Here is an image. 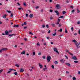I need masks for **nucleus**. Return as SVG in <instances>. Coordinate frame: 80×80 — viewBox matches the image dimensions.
<instances>
[{
  "label": "nucleus",
  "mask_w": 80,
  "mask_h": 80,
  "mask_svg": "<svg viewBox=\"0 0 80 80\" xmlns=\"http://www.w3.org/2000/svg\"><path fill=\"white\" fill-rule=\"evenodd\" d=\"M23 5L25 7H27V4H26V2H23Z\"/></svg>",
  "instance_id": "nucleus-16"
},
{
  "label": "nucleus",
  "mask_w": 80,
  "mask_h": 80,
  "mask_svg": "<svg viewBox=\"0 0 80 80\" xmlns=\"http://www.w3.org/2000/svg\"><path fill=\"white\" fill-rule=\"evenodd\" d=\"M46 27L47 28H49L48 25H46Z\"/></svg>",
  "instance_id": "nucleus-54"
},
{
  "label": "nucleus",
  "mask_w": 80,
  "mask_h": 80,
  "mask_svg": "<svg viewBox=\"0 0 80 80\" xmlns=\"http://www.w3.org/2000/svg\"><path fill=\"white\" fill-rule=\"evenodd\" d=\"M26 17H28V13L26 14Z\"/></svg>",
  "instance_id": "nucleus-42"
},
{
  "label": "nucleus",
  "mask_w": 80,
  "mask_h": 80,
  "mask_svg": "<svg viewBox=\"0 0 80 80\" xmlns=\"http://www.w3.org/2000/svg\"><path fill=\"white\" fill-rule=\"evenodd\" d=\"M37 46H40V45L39 42H38V43H37Z\"/></svg>",
  "instance_id": "nucleus-38"
},
{
  "label": "nucleus",
  "mask_w": 80,
  "mask_h": 80,
  "mask_svg": "<svg viewBox=\"0 0 80 80\" xmlns=\"http://www.w3.org/2000/svg\"><path fill=\"white\" fill-rule=\"evenodd\" d=\"M56 34H57V33L55 32V33L52 34V35H53V36H55V35H56Z\"/></svg>",
  "instance_id": "nucleus-26"
},
{
  "label": "nucleus",
  "mask_w": 80,
  "mask_h": 80,
  "mask_svg": "<svg viewBox=\"0 0 80 80\" xmlns=\"http://www.w3.org/2000/svg\"><path fill=\"white\" fill-rule=\"evenodd\" d=\"M13 69H12V68H10L9 69V70H10V71H12V70H13Z\"/></svg>",
  "instance_id": "nucleus-46"
},
{
  "label": "nucleus",
  "mask_w": 80,
  "mask_h": 80,
  "mask_svg": "<svg viewBox=\"0 0 80 80\" xmlns=\"http://www.w3.org/2000/svg\"><path fill=\"white\" fill-rule=\"evenodd\" d=\"M45 69H47V68H44L43 69V70L44 71H45Z\"/></svg>",
  "instance_id": "nucleus-44"
},
{
  "label": "nucleus",
  "mask_w": 80,
  "mask_h": 80,
  "mask_svg": "<svg viewBox=\"0 0 80 80\" xmlns=\"http://www.w3.org/2000/svg\"><path fill=\"white\" fill-rule=\"evenodd\" d=\"M29 17L30 18H32V17H33V15L32 14H31L29 15Z\"/></svg>",
  "instance_id": "nucleus-12"
},
{
  "label": "nucleus",
  "mask_w": 80,
  "mask_h": 80,
  "mask_svg": "<svg viewBox=\"0 0 80 80\" xmlns=\"http://www.w3.org/2000/svg\"><path fill=\"white\" fill-rule=\"evenodd\" d=\"M49 2H50V3H52V0H49Z\"/></svg>",
  "instance_id": "nucleus-49"
},
{
  "label": "nucleus",
  "mask_w": 80,
  "mask_h": 80,
  "mask_svg": "<svg viewBox=\"0 0 80 80\" xmlns=\"http://www.w3.org/2000/svg\"><path fill=\"white\" fill-rule=\"evenodd\" d=\"M78 24H80V21H78L77 22Z\"/></svg>",
  "instance_id": "nucleus-48"
},
{
  "label": "nucleus",
  "mask_w": 80,
  "mask_h": 80,
  "mask_svg": "<svg viewBox=\"0 0 80 80\" xmlns=\"http://www.w3.org/2000/svg\"><path fill=\"white\" fill-rule=\"evenodd\" d=\"M10 72H11V71H9L8 72V73H10Z\"/></svg>",
  "instance_id": "nucleus-60"
},
{
  "label": "nucleus",
  "mask_w": 80,
  "mask_h": 80,
  "mask_svg": "<svg viewBox=\"0 0 80 80\" xmlns=\"http://www.w3.org/2000/svg\"><path fill=\"white\" fill-rule=\"evenodd\" d=\"M77 13H80V10H79V9H78V8H77Z\"/></svg>",
  "instance_id": "nucleus-13"
},
{
  "label": "nucleus",
  "mask_w": 80,
  "mask_h": 80,
  "mask_svg": "<svg viewBox=\"0 0 80 80\" xmlns=\"http://www.w3.org/2000/svg\"><path fill=\"white\" fill-rule=\"evenodd\" d=\"M14 74L15 75H18V73H17V72H14Z\"/></svg>",
  "instance_id": "nucleus-29"
},
{
  "label": "nucleus",
  "mask_w": 80,
  "mask_h": 80,
  "mask_svg": "<svg viewBox=\"0 0 80 80\" xmlns=\"http://www.w3.org/2000/svg\"><path fill=\"white\" fill-rule=\"evenodd\" d=\"M58 31H59V32H62V28L60 29Z\"/></svg>",
  "instance_id": "nucleus-33"
},
{
  "label": "nucleus",
  "mask_w": 80,
  "mask_h": 80,
  "mask_svg": "<svg viewBox=\"0 0 80 80\" xmlns=\"http://www.w3.org/2000/svg\"><path fill=\"white\" fill-rule=\"evenodd\" d=\"M29 70H30L31 72H32V69H29Z\"/></svg>",
  "instance_id": "nucleus-63"
},
{
  "label": "nucleus",
  "mask_w": 80,
  "mask_h": 80,
  "mask_svg": "<svg viewBox=\"0 0 80 80\" xmlns=\"http://www.w3.org/2000/svg\"><path fill=\"white\" fill-rule=\"evenodd\" d=\"M68 53L69 54H70V55H72V56L73 55V54L71 53L70 52H68Z\"/></svg>",
  "instance_id": "nucleus-22"
},
{
  "label": "nucleus",
  "mask_w": 80,
  "mask_h": 80,
  "mask_svg": "<svg viewBox=\"0 0 80 80\" xmlns=\"http://www.w3.org/2000/svg\"><path fill=\"white\" fill-rule=\"evenodd\" d=\"M74 63H78V61H74Z\"/></svg>",
  "instance_id": "nucleus-23"
},
{
  "label": "nucleus",
  "mask_w": 80,
  "mask_h": 80,
  "mask_svg": "<svg viewBox=\"0 0 80 80\" xmlns=\"http://www.w3.org/2000/svg\"><path fill=\"white\" fill-rule=\"evenodd\" d=\"M50 33V30H49L48 31V33Z\"/></svg>",
  "instance_id": "nucleus-62"
},
{
  "label": "nucleus",
  "mask_w": 80,
  "mask_h": 80,
  "mask_svg": "<svg viewBox=\"0 0 80 80\" xmlns=\"http://www.w3.org/2000/svg\"><path fill=\"white\" fill-rule=\"evenodd\" d=\"M26 28H27V27H24V29H26Z\"/></svg>",
  "instance_id": "nucleus-53"
},
{
  "label": "nucleus",
  "mask_w": 80,
  "mask_h": 80,
  "mask_svg": "<svg viewBox=\"0 0 80 80\" xmlns=\"http://www.w3.org/2000/svg\"><path fill=\"white\" fill-rule=\"evenodd\" d=\"M72 42H75V44H76V43H77V41H76V40L74 39L72 40Z\"/></svg>",
  "instance_id": "nucleus-10"
},
{
  "label": "nucleus",
  "mask_w": 80,
  "mask_h": 80,
  "mask_svg": "<svg viewBox=\"0 0 80 80\" xmlns=\"http://www.w3.org/2000/svg\"><path fill=\"white\" fill-rule=\"evenodd\" d=\"M13 16V14L12 13L11 14V17H12Z\"/></svg>",
  "instance_id": "nucleus-40"
},
{
  "label": "nucleus",
  "mask_w": 80,
  "mask_h": 80,
  "mask_svg": "<svg viewBox=\"0 0 80 80\" xmlns=\"http://www.w3.org/2000/svg\"><path fill=\"white\" fill-rule=\"evenodd\" d=\"M39 8V7L38 6H37L35 7L36 9H37V8Z\"/></svg>",
  "instance_id": "nucleus-51"
},
{
  "label": "nucleus",
  "mask_w": 80,
  "mask_h": 80,
  "mask_svg": "<svg viewBox=\"0 0 80 80\" xmlns=\"http://www.w3.org/2000/svg\"><path fill=\"white\" fill-rule=\"evenodd\" d=\"M60 61L62 63H64V60H63V59H62L60 60Z\"/></svg>",
  "instance_id": "nucleus-18"
},
{
  "label": "nucleus",
  "mask_w": 80,
  "mask_h": 80,
  "mask_svg": "<svg viewBox=\"0 0 80 80\" xmlns=\"http://www.w3.org/2000/svg\"><path fill=\"white\" fill-rule=\"evenodd\" d=\"M56 7L57 9H60V5H59V4L57 5Z\"/></svg>",
  "instance_id": "nucleus-6"
},
{
  "label": "nucleus",
  "mask_w": 80,
  "mask_h": 80,
  "mask_svg": "<svg viewBox=\"0 0 80 80\" xmlns=\"http://www.w3.org/2000/svg\"><path fill=\"white\" fill-rule=\"evenodd\" d=\"M49 12H51V13H52V12H53V10L52 9H50L49 10Z\"/></svg>",
  "instance_id": "nucleus-27"
},
{
  "label": "nucleus",
  "mask_w": 80,
  "mask_h": 80,
  "mask_svg": "<svg viewBox=\"0 0 80 80\" xmlns=\"http://www.w3.org/2000/svg\"><path fill=\"white\" fill-rule=\"evenodd\" d=\"M53 50L55 52H57L58 53H59V52H58V50L57 48H53Z\"/></svg>",
  "instance_id": "nucleus-3"
},
{
  "label": "nucleus",
  "mask_w": 80,
  "mask_h": 80,
  "mask_svg": "<svg viewBox=\"0 0 80 80\" xmlns=\"http://www.w3.org/2000/svg\"><path fill=\"white\" fill-rule=\"evenodd\" d=\"M78 73L79 75L80 74V71H79L78 72Z\"/></svg>",
  "instance_id": "nucleus-58"
},
{
  "label": "nucleus",
  "mask_w": 80,
  "mask_h": 80,
  "mask_svg": "<svg viewBox=\"0 0 80 80\" xmlns=\"http://www.w3.org/2000/svg\"><path fill=\"white\" fill-rule=\"evenodd\" d=\"M33 55H35V52H33Z\"/></svg>",
  "instance_id": "nucleus-59"
},
{
  "label": "nucleus",
  "mask_w": 80,
  "mask_h": 80,
  "mask_svg": "<svg viewBox=\"0 0 80 80\" xmlns=\"http://www.w3.org/2000/svg\"><path fill=\"white\" fill-rule=\"evenodd\" d=\"M51 25L52 26V27H55V24L52 23V24H51Z\"/></svg>",
  "instance_id": "nucleus-36"
},
{
  "label": "nucleus",
  "mask_w": 80,
  "mask_h": 80,
  "mask_svg": "<svg viewBox=\"0 0 80 80\" xmlns=\"http://www.w3.org/2000/svg\"><path fill=\"white\" fill-rule=\"evenodd\" d=\"M59 23H60V22H57L56 23V25H59Z\"/></svg>",
  "instance_id": "nucleus-35"
},
{
  "label": "nucleus",
  "mask_w": 80,
  "mask_h": 80,
  "mask_svg": "<svg viewBox=\"0 0 80 80\" xmlns=\"http://www.w3.org/2000/svg\"><path fill=\"white\" fill-rule=\"evenodd\" d=\"M21 54L22 55H25V51H23L22 52H21Z\"/></svg>",
  "instance_id": "nucleus-11"
},
{
  "label": "nucleus",
  "mask_w": 80,
  "mask_h": 80,
  "mask_svg": "<svg viewBox=\"0 0 80 80\" xmlns=\"http://www.w3.org/2000/svg\"><path fill=\"white\" fill-rule=\"evenodd\" d=\"M77 46V48H80V46H79V44H78L76 43L75 44Z\"/></svg>",
  "instance_id": "nucleus-9"
},
{
  "label": "nucleus",
  "mask_w": 80,
  "mask_h": 80,
  "mask_svg": "<svg viewBox=\"0 0 80 80\" xmlns=\"http://www.w3.org/2000/svg\"><path fill=\"white\" fill-rule=\"evenodd\" d=\"M8 31H6L5 32V34L6 35H8Z\"/></svg>",
  "instance_id": "nucleus-7"
},
{
  "label": "nucleus",
  "mask_w": 80,
  "mask_h": 80,
  "mask_svg": "<svg viewBox=\"0 0 80 80\" xmlns=\"http://www.w3.org/2000/svg\"><path fill=\"white\" fill-rule=\"evenodd\" d=\"M38 55H41V53L39 52V53H38Z\"/></svg>",
  "instance_id": "nucleus-52"
},
{
  "label": "nucleus",
  "mask_w": 80,
  "mask_h": 80,
  "mask_svg": "<svg viewBox=\"0 0 80 80\" xmlns=\"http://www.w3.org/2000/svg\"><path fill=\"white\" fill-rule=\"evenodd\" d=\"M70 8H73V6H70Z\"/></svg>",
  "instance_id": "nucleus-55"
},
{
  "label": "nucleus",
  "mask_w": 80,
  "mask_h": 80,
  "mask_svg": "<svg viewBox=\"0 0 80 80\" xmlns=\"http://www.w3.org/2000/svg\"><path fill=\"white\" fill-rule=\"evenodd\" d=\"M39 67L40 68H43V66L40 63H39Z\"/></svg>",
  "instance_id": "nucleus-8"
},
{
  "label": "nucleus",
  "mask_w": 80,
  "mask_h": 80,
  "mask_svg": "<svg viewBox=\"0 0 80 80\" xmlns=\"http://www.w3.org/2000/svg\"><path fill=\"white\" fill-rule=\"evenodd\" d=\"M2 72H3V70L1 69V70H0V73H2Z\"/></svg>",
  "instance_id": "nucleus-47"
},
{
  "label": "nucleus",
  "mask_w": 80,
  "mask_h": 80,
  "mask_svg": "<svg viewBox=\"0 0 80 80\" xmlns=\"http://www.w3.org/2000/svg\"><path fill=\"white\" fill-rule=\"evenodd\" d=\"M21 9H22V8H18V9L19 10H21Z\"/></svg>",
  "instance_id": "nucleus-57"
},
{
  "label": "nucleus",
  "mask_w": 80,
  "mask_h": 80,
  "mask_svg": "<svg viewBox=\"0 0 80 80\" xmlns=\"http://www.w3.org/2000/svg\"><path fill=\"white\" fill-rule=\"evenodd\" d=\"M58 21H57L58 22H60V19H59V18H58Z\"/></svg>",
  "instance_id": "nucleus-32"
},
{
  "label": "nucleus",
  "mask_w": 80,
  "mask_h": 80,
  "mask_svg": "<svg viewBox=\"0 0 80 80\" xmlns=\"http://www.w3.org/2000/svg\"><path fill=\"white\" fill-rule=\"evenodd\" d=\"M58 18H64V17L63 16H60V17H59Z\"/></svg>",
  "instance_id": "nucleus-20"
},
{
  "label": "nucleus",
  "mask_w": 80,
  "mask_h": 80,
  "mask_svg": "<svg viewBox=\"0 0 80 80\" xmlns=\"http://www.w3.org/2000/svg\"><path fill=\"white\" fill-rule=\"evenodd\" d=\"M19 27V25H14L13 26V27Z\"/></svg>",
  "instance_id": "nucleus-19"
},
{
  "label": "nucleus",
  "mask_w": 80,
  "mask_h": 80,
  "mask_svg": "<svg viewBox=\"0 0 80 80\" xmlns=\"http://www.w3.org/2000/svg\"><path fill=\"white\" fill-rule=\"evenodd\" d=\"M26 55H27V56H29V53H26Z\"/></svg>",
  "instance_id": "nucleus-56"
},
{
  "label": "nucleus",
  "mask_w": 80,
  "mask_h": 80,
  "mask_svg": "<svg viewBox=\"0 0 80 80\" xmlns=\"http://www.w3.org/2000/svg\"><path fill=\"white\" fill-rule=\"evenodd\" d=\"M71 30L72 32H73V28L72 27L71 28Z\"/></svg>",
  "instance_id": "nucleus-39"
},
{
  "label": "nucleus",
  "mask_w": 80,
  "mask_h": 80,
  "mask_svg": "<svg viewBox=\"0 0 80 80\" xmlns=\"http://www.w3.org/2000/svg\"><path fill=\"white\" fill-rule=\"evenodd\" d=\"M26 24H27V22H24V24L25 25H26Z\"/></svg>",
  "instance_id": "nucleus-50"
},
{
  "label": "nucleus",
  "mask_w": 80,
  "mask_h": 80,
  "mask_svg": "<svg viewBox=\"0 0 80 80\" xmlns=\"http://www.w3.org/2000/svg\"><path fill=\"white\" fill-rule=\"evenodd\" d=\"M51 60V56H48L47 57V60L48 61V62H50V60Z\"/></svg>",
  "instance_id": "nucleus-1"
},
{
  "label": "nucleus",
  "mask_w": 80,
  "mask_h": 80,
  "mask_svg": "<svg viewBox=\"0 0 80 80\" xmlns=\"http://www.w3.org/2000/svg\"><path fill=\"white\" fill-rule=\"evenodd\" d=\"M72 60H77V58L76 56H73L72 58Z\"/></svg>",
  "instance_id": "nucleus-5"
},
{
  "label": "nucleus",
  "mask_w": 80,
  "mask_h": 80,
  "mask_svg": "<svg viewBox=\"0 0 80 80\" xmlns=\"http://www.w3.org/2000/svg\"><path fill=\"white\" fill-rule=\"evenodd\" d=\"M54 63L55 65H57L58 64V62L57 61H56L54 62Z\"/></svg>",
  "instance_id": "nucleus-21"
},
{
  "label": "nucleus",
  "mask_w": 80,
  "mask_h": 80,
  "mask_svg": "<svg viewBox=\"0 0 80 80\" xmlns=\"http://www.w3.org/2000/svg\"><path fill=\"white\" fill-rule=\"evenodd\" d=\"M78 33L80 35V29H79V30L78 31Z\"/></svg>",
  "instance_id": "nucleus-64"
},
{
  "label": "nucleus",
  "mask_w": 80,
  "mask_h": 80,
  "mask_svg": "<svg viewBox=\"0 0 80 80\" xmlns=\"http://www.w3.org/2000/svg\"><path fill=\"white\" fill-rule=\"evenodd\" d=\"M8 50V49H7V48H5L1 49L0 50V53H2V51H5L6 50Z\"/></svg>",
  "instance_id": "nucleus-2"
},
{
  "label": "nucleus",
  "mask_w": 80,
  "mask_h": 80,
  "mask_svg": "<svg viewBox=\"0 0 80 80\" xmlns=\"http://www.w3.org/2000/svg\"><path fill=\"white\" fill-rule=\"evenodd\" d=\"M6 16H7V14H5L4 15L2 16V17H3L4 18H6Z\"/></svg>",
  "instance_id": "nucleus-17"
},
{
  "label": "nucleus",
  "mask_w": 80,
  "mask_h": 80,
  "mask_svg": "<svg viewBox=\"0 0 80 80\" xmlns=\"http://www.w3.org/2000/svg\"><path fill=\"white\" fill-rule=\"evenodd\" d=\"M62 13L63 14H65V13H66V11H63Z\"/></svg>",
  "instance_id": "nucleus-28"
},
{
  "label": "nucleus",
  "mask_w": 80,
  "mask_h": 80,
  "mask_svg": "<svg viewBox=\"0 0 80 80\" xmlns=\"http://www.w3.org/2000/svg\"><path fill=\"white\" fill-rule=\"evenodd\" d=\"M51 67L53 68V69H54V66L52 65L51 66Z\"/></svg>",
  "instance_id": "nucleus-37"
},
{
  "label": "nucleus",
  "mask_w": 80,
  "mask_h": 80,
  "mask_svg": "<svg viewBox=\"0 0 80 80\" xmlns=\"http://www.w3.org/2000/svg\"><path fill=\"white\" fill-rule=\"evenodd\" d=\"M72 79L73 80H76V78H75V77H74L72 78Z\"/></svg>",
  "instance_id": "nucleus-34"
},
{
  "label": "nucleus",
  "mask_w": 80,
  "mask_h": 80,
  "mask_svg": "<svg viewBox=\"0 0 80 80\" xmlns=\"http://www.w3.org/2000/svg\"><path fill=\"white\" fill-rule=\"evenodd\" d=\"M42 58H43V59H45V56H42Z\"/></svg>",
  "instance_id": "nucleus-45"
},
{
  "label": "nucleus",
  "mask_w": 80,
  "mask_h": 80,
  "mask_svg": "<svg viewBox=\"0 0 80 80\" xmlns=\"http://www.w3.org/2000/svg\"><path fill=\"white\" fill-rule=\"evenodd\" d=\"M45 25H42V28H45Z\"/></svg>",
  "instance_id": "nucleus-61"
},
{
  "label": "nucleus",
  "mask_w": 80,
  "mask_h": 80,
  "mask_svg": "<svg viewBox=\"0 0 80 80\" xmlns=\"http://www.w3.org/2000/svg\"><path fill=\"white\" fill-rule=\"evenodd\" d=\"M55 12L56 13L58 16H59V15H60V12L58 11H55Z\"/></svg>",
  "instance_id": "nucleus-4"
},
{
  "label": "nucleus",
  "mask_w": 80,
  "mask_h": 80,
  "mask_svg": "<svg viewBox=\"0 0 80 80\" xmlns=\"http://www.w3.org/2000/svg\"><path fill=\"white\" fill-rule=\"evenodd\" d=\"M65 57L67 58V59H68V57L67 56L65 55Z\"/></svg>",
  "instance_id": "nucleus-41"
},
{
  "label": "nucleus",
  "mask_w": 80,
  "mask_h": 80,
  "mask_svg": "<svg viewBox=\"0 0 80 80\" xmlns=\"http://www.w3.org/2000/svg\"><path fill=\"white\" fill-rule=\"evenodd\" d=\"M66 65H68V66H69V67H71V65H70V64L69 63H66Z\"/></svg>",
  "instance_id": "nucleus-15"
},
{
  "label": "nucleus",
  "mask_w": 80,
  "mask_h": 80,
  "mask_svg": "<svg viewBox=\"0 0 80 80\" xmlns=\"http://www.w3.org/2000/svg\"><path fill=\"white\" fill-rule=\"evenodd\" d=\"M13 35H14V34H9V37H12V36H13Z\"/></svg>",
  "instance_id": "nucleus-24"
},
{
  "label": "nucleus",
  "mask_w": 80,
  "mask_h": 80,
  "mask_svg": "<svg viewBox=\"0 0 80 80\" xmlns=\"http://www.w3.org/2000/svg\"><path fill=\"white\" fill-rule=\"evenodd\" d=\"M15 66L16 67H19V65H18V64H16L15 65Z\"/></svg>",
  "instance_id": "nucleus-25"
},
{
  "label": "nucleus",
  "mask_w": 80,
  "mask_h": 80,
  "mask_svg": "<svg viewBox=\"0 0 80 80\" xmlns=\"http://www.w3.org/2000/svg\"><path fill=\"white\" fill-rule=\"evenodd\" d=\"M23 71H24V69H23L21 68L20 70V72H23Z\"/></svg>",
  "instance_id": "nucleus-14"
},
{
  "label": "nucleus",
  "mask_w": 80,
  "mask_h": 80,
  "mask_svg": "<svg viewBox=\"0 0 80 80\" xmlns=\"http://www.w3.org/2000/svg\"><path fill=\"white\" fill-rule=\"evenodd\" d=\"M75 10H73L71 12L72 13H74V12H75Z\"/></svg>",
  "instance_id": "nucleus-31"
},
{
  "label": "nucleus",
  "mask_w": 80,
  "mask_h": 80,
  "mask_svg": "<svg viewBox=\"0 0 80 80\" xmlns=\"http://www.w3.org/2000/svg\"><path fill=\"white\" fill-rule=\"evenodd\" d=\"M7 12H8V13H11V11H8V10L7 11Z\"/></svg>",
  "instance_id": "nucleus-43"
},
{
  "label": "nucleus",
  "mask_w": 80,
  "mask_h": 80,
  "mask_svg": "<svg viewBox=\"0 0 80 80\" xmlns=\"http://www.w3.org/2000/svg\"><path fill=\"white\" fill-rule=\"evenodd\" d=\"M65 30L66 33H68V32L67 31V29L65 28Z\"/></svg>",
  "instance_id": "nucleus-30"
}]
</instances>
